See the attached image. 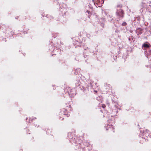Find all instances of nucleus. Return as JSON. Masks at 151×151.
Returning a JSON list of instances; mask_svg holds the SVG:
<instances>
[{"instance_id":"5","label":"nucleus","mask_w":151,"mask_h":151,"mask_svg":"<svg viewBox=\"0 0 151 151\" xmlns=\"http://www.w3.org/2000/svg\"><path fill=\"white\" fill-rule=\"evenodd\" d=\"M126 24H126V22H123V23H122V26H125V25H126Z\"/></svg>"},{"instance_id":"7","label":"nucleus","mask_w":151,"mask_h":151,"mask_svg":"<svg viewBox=\"0 0 151 151\" xmlns=\"http://www.w3.org/2000/svg\"><path fill=\"white\" fill-rule=\"evenodd\" d=\"M102 107L103 108H104L105 107V106L104 105H102Z\"/></svg>"},{"instance_id":"3","label":"nucleus","mask_w":151,"mask_h":151,"mask_svg":"<svg viewBox=\"0 0 151 151\" xmlns=\"http://www.w3.org/2000/svg\"><path fill=\"white\" fill-rule=\"evenodd\" d=\"M143 46L145 48H148L149 47V44L144 43L143 44Z\"/></svg>"},{"instance_id":"6","label":"nucleus","mask_w":151,"mask_h":151,"mask_svg":"<svg viewBox=\"0 0 151 151\" xmlns=\"http://www.w3.org/2000/svg\"><path fill=\"white\" fill-rule=\"evenodd\" d=\"M144 135H145V136L147 137V134L146 133V132H144Z\"/></svg>"},{"instance_id":"2","label":"nucleus","mask_w":151,"mask_h":151,"mask_svg":"<svg viewBox=\"0 0 151 151\" xmlns=\"http://www.w3.org/2000/svg\"><path fill=\"white\" fill-rule=\"evenodd\" d=\"M116 14L119 18L122 17L123 16V13L121 9L118 10L116 12Z\"/></svg>"},{"instance_id":"4","label":"nucleus","mask_w":151,"mask_h":151,"mask_svg":"<svg viewBox=\"0 0 151 151\" xmlns=\"http://www.w3.org/2000/svg\"><path fill=\"white\" fill-rule=\"evenodd\" d=\"M86 13L88 14V16L89 17H90L91 15V13L90 12L88 11V10L86 11ZM87 15H88L87 14H86Z\"/></svg>"},{"instance_id":"10","label":"nucleus","mask_w":151,"mask_h":151,"mask_svg":"<svg viewBox=\"0 0 151 151\" xmlns=\"http://www.w3.org/2000/svg\"><path fill=\"white\" fill-rule=\"evenodd\" d=\"M97 91L95 90H94V92H97Z\"/></svg>"},{"instance_id":"1","label":"nucleus","mask_w":151,"mask_h":151,"mask_svg":"<svg viewBox=\"0 0 151 151\" xmlns=\"http://www.w3.org/2000/svg\"><path fill=\"white\" fill-rule=\"evenodd\" d=\"M93 1L96 7H101L104 2L103 0H93Z\"/></svg>"},{"instance_id":"8","label":"nucleus","mask_w":151,"mask_h":151,"mask_svg":"<svg viewBox=\"0 0 151 151\" xmlns=\"http://www.w3.org/2000/svg\"><path fill=\"white\" fill-rule=\"evenodd\" d=\"M36 118L35 117V118H31L30 119H35Z\"/></svg>"},{"instance_id":"9","label":"nucleus","mask_w":151,"mask_h":151,"mask_svg":"<svg viewBox=\"0 0 151 151\" xmlns=\"http://www.w3.org/2000/svg\"><path fill=\"white\" fill-rule=\"evenodd\" d=\"M109 128H110V129H111V128H112V127H112V126H111V127L109 126Z\"/></svg>"}]
</instances>
